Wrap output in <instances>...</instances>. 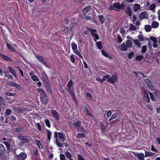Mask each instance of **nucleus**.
I'll list each match as a JSON object with an SVG mask.
<instances>
[{
  "mask_svg": "<svg viewBox=\"0 0 160 160\" xmlns=\"http://www.w3.org/2000/svg\"><path fill=\"white\" fill-rule=\"evenodd\" d=\"M2 142L5 145L8 151L13 152L15 153L16 155V158L17 160H25L27 158V155L25 152H21L19 154H17L16 151L18 149L17 148H15L13 149H12L11 147H13L15 144L14 142L13 141L12 139H9L7 140V141Z\"/></svg>",
  "mask_w": 160,
  "mask_h": 160,
  "instance_id": "1",
  "label": "nucleus"
},
{
  "mask_svg": "<svg viewBox=\"0 0 160 160\" xmlns=\"http://www.w3.org/2000/svg\"><path fill=\"white\" fill-rule=\"evenodd\" d=\"M125 6V5L123 2H122L121 4L119 2H115L113 3L112 5L110 6V9L118 12L120 10L124 9Z\"/></svg>",
  "mask_w": 160,
  "mask_h": 160,
  "instance_id": "2",
  "label": "nucleus"
},
{
  "mask_svg": "<svg viewBox=\"0 0 160 160\" xmlns=\"http://www.w3.org/2000/svg\"><path fill=\"white\" fill-rule=\"evenodd\" d=\"M40 93V100L42 104L46 105L48 103V97L46 96L44 91L42 89L38 88L37 89Z\"/></svg>",
  "mask_w": 160,
  "mask_h": 160,
  "instance_id": "3",
  "label": "nucleus"
},
{
  "mask_svg": "<svg viewBox=\"0 0 160 160\" xmlns=\"http://www.w3.org/2000/svg\"><path fill=\"white\" fill-rule=\"evenodd\" d=\"M87 29L91 33L92 37L94 42H96L97 40L99 39V35L97 33V31L96 29L89 27H87Z\"/></svg>",
  "mask_w": 160,
  "mask_h": 160,
  "instance_id": "4",
  "label": "nucleus"
},
{
  "mask_svg": "<svg viewBox=\"0 0 160 160\" xmlns=\"http://www.w3.org/2000/svg\"><path fill=\"white\" fill-rule=\"evenodd\" d=\"M82 122L80 121H78L73 124L75 128L76 129L78 132H84L86 131V130L84 128L81 126Z\"/></svg>",
  "mask_w": 160,
  "mask_h": 160,
  "instance_id": "5",
  "label": "nucleus"
},
{
  "mask_svg": "<svg viewBox=\"0 0 160 160\" xmlns=\"http://www.w3.org/2000/svg\"><path fill=\"white\" fill-rule=\"evenodd\" d=\"M18 138L20 140L22 143L23 144L24 143H27L30 142V140L28 138L30 137L28 136H24L21 135H20L18 136Z\"/></svg>",
  "mask_w": 160,
  "mask_h": 160,
  "instance_id": "6",
  "label": "nucleus"
},
{
  "mask_svg": "<svg viewBox=\"0 0 160 160\" xmlns=\"http://www.w3.org/2000/svg\"><path fill=\"white\" fill-rule=\"evenodd\" d=\"M44 85L48 92L50 94L52 93V90L51 86L48 80H47V81L44 82Z\"/></svg>",
  "mask_w": 160,
  "mask_h": 160,
  "instance_id": "7",
  "label": "nucleus"
},
{
  "mask_svg": "<svg viewBox=\"0 0 160 160\" xmlns=\"http://www.w3.org/2000/svg\"><path fill=\"white\" fill-rule=\"evenodd\" d=\"M112 77L110 78L108 80V82L111 84H113L115 82L118 81V78L116 75H113Z\"/></svg>",
  "mask_w": 160,
  "mask_h": 160,
  "instance_id": "8",
  "label": "nucleus"
},
{
  "mask_svg": "<svg viewBox=\"0 0 160 160\" xmlns=\"http://www.w3.org/2000/svg\"><path fill=\"white\" fill-rule=\"evenodd\" d=\"M0 57L5 61L7 62L12 61V60L10 57L8 56H6L5 55L3 54L1 52H0Z\"/></svg>",
  "mask_w": 160,
  "mask_h": 160,
  "instance_id": "9",
  "label": "nucleus"
},
{
  "mask_svg": "<svg viewBox=\"0 0 160 160\" xmlns=\"http://www.w3.org/2000/svg\"><path fill=\"white\" fill-rule=\"evenodd\" d=\"M51 114L57 120H58L59 119V116L58 113L55 110H52L51 111Z\"/></svg>",
  "mask_w": 160,
  "mask_h": 160,
  "instance_id": "10",
  "label": "nucleus"
},
{
  "mask_svg": "<svg viewBox=\"0 0 160 160\" xmlns=\"http://www.w3.org/2000/svg\"><path fill=\"white\" fill-rule=\"evenodd\" d=\"M91 9V6L90 5L84 8L82 10V12L83 14V16H85L88 12L90 11Z\"/></svg>",
  "mask_w": 160,
  "mask_h": 160,
  "instance_id": "11",
  "label": "nucleus"
},
{
  "mask_svg": "<svg viewBox=\"0 0 160 160\" xmlns=\"http://www.w3.org/2000/svg\"><path fill=\"white\" fill-rule=\"evenodd\" d=\"M6 152V148L2 144H0V157L3 155Z\"/></svg>",
  "mask_w": 160,
  "mask_h": 160,
  "instance_id": "12",
  "label": "nucleus"
},
{
  "mask_svg": "<svg viewBox=\"0 0 160 160\" xmlns=\"http://www.w3.org/2000/svg\"><path fill=\"white\" fill-rule=\"evenodd\" d=\"M85 111L86 112V114L88 116V118L90 119H92L93 118V116L90 113V111L86 107H84Z\"/></svg>",
  "mask_w": 160,
  "mask_h": 160,
  "instance_id": "13",
  "label": "nucleus"
},
{
  "mask_svg": "<svg viewBox=\"0 0 160 160\" xmlns=\"http://www.w3.org/2000/svg\"><path fill=\"white\" fill-rule=\"evenodd\" d=\"M125 12L130 17L132 16V11L129 6L125 9Z\"/></svg>",
  "mask_w": 160,
  "mask_h": 160,
  "instance_id": "14",
  "label": "nucleus"
},
{
  "mask_svg": "<svg viewBox=\"0 0 160 160\" xmlns=\"http://www.w3.org/2000/svg\"><path fill=\"white\" fill-rule=\"evenodd\" d=\"M140 9V5L137 3L134 4L133 5V10L134 12H137Z\"/></svg>",
  "mask_w": 160,
  "mask_h": 160,
  "instance_id": "15",
  "label": "nucleus"
},
{
  "mask_svg": "<svg viewBox=\"0 0 160 160\" xmlns=\"http://www.w3.org/2000/svg\"><path fill=\"white\" fill-rule=\"evenodd\" d=\"M13 110L18 113H21L23 112V109L20 107H14L13 108Z\"/></svg>",
  "mask_w": 160,
  "mask_h": 160,
  "instance_id": "16",
  "label": "nucleus"
},
{
  "mask_svg": "<svg viewBox=\"0 0 160 160\" xmlns=\"http://www.w3.org/2000/svg\"><path fill=\"white\" fill-rule=\"evenodd\" d=\"M120 49L122 51H127L128 47L126 44L125 45L124 42H123L121 45L120 47Z\"/></svg>",
  "mask_w": 160,
  "mask_h": 160,
  "instance_id": "17",
  "label": "nucleus"
},
{
  "mask_svg": "<svg viewBox=\"0 0 160 160\" xmlns=\"http://www.w3.org/2000/svg\"><path fill=\"white\" fill-rule=\"evenodd\" d=\"M129 38L132 40L134 43L135 45H137V47L138 48H140L141 46V43L139 42V41L138 39H133L131 38L129 36Z\"/></svg>",
  "mask_w": 160,
  "mask_h": 160,
  "instance_id": "18",
  "label": "nucleus"
},
{
  "mask_svg": "<svg viewBox=\"0 0 160 160\" xmlns=\"http://www.w3.org/2000/svg\"><path fill=\"white\" fill-rule=\"evenodd\" d=\"M139 18L140 19H143L147 18L146 12H141L139 15Z\"/></svg>",
  "mask_w": 160,
  "mask_h": 160,
  "instance_id": "19",
  "label": "nucleus"
},
{
  "mask_svg": "<svg viewBox=\"0 0 160 160\" xmlns=\"http://www.w3.org/2000/svg\"><path fill=\"white\" fill-rule=\"evenodd\" d=\"M135 156L138 157L139 160H145L144 158L145 156L143 153H140L138 154H137Z\"/></svg>",
  "mask_w": 160,
  "mask_h": 160,
  "instance_id": "20",
  "label": "nucleus"
},
{
  "mask_svg": "<svg viewBox=\"0 0 160 160\" xmlns=\"http://www.w3.org/2000/svg\"><path fill=\"white\" fill-rule=\"evenodd\" d=\"M7 68L8 69L10 72L12 74L15 78H16L17 76L15 70L11 67H8Z\"/></svg>",
  "mask_w": 160,
  "mask_h": 160,
  "instance_id": "21",
  "label": "nucleus"
},
{
  "mask_svg": "<svg viewBox=\"0 0 160 160\" xmlns=\"http://www.w3.org/2000/svg\"><path fill=\"white\" fill-rule=\"evenodd\" d=\"M58 135L61 141L64 142L65 141V135L62 132H59Z\"/></svg>",
  "mask_w": 160,
  "mask_h": 160,
  "instance_id": "22",
  "label": "nucleus"
},
{
  "mask_svg": "<svg viewBox=\"0 0 160 160\" xmlns=\"http://www.w3.org/2000/svg\"><path fill=\"white\" fill-rule=\"evenodd\" d=\"M78 25V23L77 22L71 23L70 24L69 31H71L73 28H75Z\"/></svg>",
  "mask_w": 160,
  "mask_h": 160,
  "instance_id": "23",
  "label": "nucleus"
},
{
  "mask_svg": "<svg viewBox=\"0 0 160 160\" xmlns=\"http://www.w3.org/2000/svg\"><path fill=\"white\" fill-rule=\"evenodd\" d=\"M68 92H69V94L71 96V97L73 99L74 101L75 102L76 101V99L75 98V94L74 93L73 90L72 89L70 90L69 89L68 90Z\"/></svg>",
  "mask_w": 160,
  "mask_h": 160,
  "instance_id": "24",
  "label": "nucleus"
},
{
  "mask_svg": "<svg viewBox=\"0 0 160 160\" xmlns=\"http://www.w3.org/2000/svg\"><path fill=\"white\" fill-rule=\"evenodd\" d=\"M35 141L36 145L40 149H42L43 148L42 146L40 140L37 139H35Z\"/></svg>",
  "mask_w": 160,
  "mask_h": 160,
  "instance_id": "25",
  "label": "nucleus"
},
{
  "mask_svg": "<svg viewBox=\"0 0 160 160\" xmlns=\"http://www.w3.org/2000/svg\"><path fill=\"white\" fill-rule=\"evenodd\" d=\"M145 157L152 156L155 154V153L152 152H148L147 151H145Z\"/></svg>",
  "mask_w": 160,
  "mask_h": 160,
  "instance_id": "26",
  "label": "nucleus"
},
{
  "mask_svg": "<svg viewBox=\"0 0 160 160\" xmlns=\"http://www.w3.org/2000/svg\"><path fill=\"white\" fill-rule=\"evenodd\" d=\"M154 95L156 98L160 99V91L158 89H156L154 92Z\"/></svg>",
  "mask_w": 160,
  "mask_h": 160,
  "instance_id": "27",
  "label": "nucleus"
},
{
  "mask_svg": "<svg viewBox=\"0 0 160 160\" xmlns=\"http://www.w3.org/2000/svg\"><path fill=\"white\" fill-rule=\"evenodd\" d=\"M42 76L44 82L47 81V80H48V77L44 72H42Z\"/></svg>",
  "mask_w": 160,
  "mask_h": 160,
  "instance_id": "28",
  "label": "nucleus"
},
{
  "mask_svg": "<svg viewBox=\"0 0 160 160\" xmlns=\"http://www.w3.org/2000/svg\"><path fill=\"white\" fill-rule=\"evenodd\" d=\"M102 53V55L108 58L109 59H112V57L110 55V56H108V53L106 52L103 50H101Z\"/></svg>",
  "mask_w": 160,
  "mask_h": 160,
  "instance_id": "29",
  "label": "nucleus"
},
{
  "mask_svg": "<svg viewBox=\"0 0 160 160\" xmlns=\"http://www.w3.org/2000/svg\"><path fill=\"white\" fill-rule=\"evenodd\" d=\"M100 127L101 128L102 132L104 133L106 132V127L104 123H102L100 125Z\"/></svg>",
  "mask_w": 160,
  "mask_h": 160,
  "instance_id": "30",
  "label": "nucleus"
},
{
  "mask_svg": "<svg viewBox=\"0 0 160 160\" xmlns=\"http://www.w3.org/2000/svg\"><path fill=\"white\" fill-rule=\"evenodd\" d=\"M145 82L146 83L148 87L149 88L151 87L152 85L150 81L148 78H145L144 79Z\"/></svg>",
  "mask_w": 160,
  "mask_h": 160,
  "instance_id": "31",
  "label": "nucleus"
},
{
  "mask_svg": "<svg viewBox=\"0 0 160 160\" xmlns=\"http://www.w3.org/2000/svg\"><path fill=\"white\" fill-rule=\"evenodd\" d=\"M159 26V23L156 21H153L152 24V27L153 28H157Z\"/></svg>",
  "mask_w": 160,
  "mask_h": 160,
  "instance_id": "32",
  "label": "nucleus"
},
{
  "mask_svg": "<svg viewBox=\"0 0 160 160\" xmlns=\"http://www.w3.org/2000/svg\"><path fill=\"white\" fill-rule=\"evenodd\" d=\"M36 57L37 59L41 63H42L44 61V58L41 56L39 55H37L36 56Z\"/></svg>",
  "mask_w": 160,
  "mask_h": 160,
  "instance_id": "33",
  "label": "nucleus"
},
{
  "mask_svg": "<svg viewBox=\"0 0 160 160\" xmlns=\"http://www.w3.org/2000/svg\"><path fill=\"white\" fill-rule=\"evenodd\" d=\"M77 138H80L82 137L85 138V135L84 132L82 133H78L76 135Z\"/></svg>",
  "mask_w": 160,
  "mask_h": 160,
  "instance_id": "34",
  "label": "nucleus"
},
{
  "mask_svg": "<svg viewBox=\"0 0 160 160\" xmlns=\"http://www.w3.org/2000/svg\"><path fill=\"white\" fill-rule=\"evenodd\" d=\"M98 17L99 19L102 24L105 22V18L104 17L103 15H98Z\"/></svg>",
  "mask_w": 160,
  "mask_h": 160,
  "instance_id": "35",
  "label": "nucleus"
},
{
  "mask_svg": "<svg viewBox=\"0 0 160 160\" xmlns=\"http://www.w3.org/2000/svg\"><path fill=\"white\" fill-rule=\"evenodd\" d=\"M143 58V56L141 55H139L137 56L135 58V60L137 61H141Z\"/></svg>",
  "mask_w": 160,
  "mask_h": 160,
  "instance_id": "36",
  "label": "nucleus"
},
{
  "mask_svg": "<svg viewBox=\"0 0 160 160\" xmlns=\"http://www.w3.org/2000/svg\"><path fill=\"white\" fill-rule=\"evenodd\" d=\"M145 29L146 32H149L151 31V28L150 25H146L145 26Z\"/></svg>",
  "mask_w": 160,
  "mask_h": 160,
  "instance_id": "37",
  "label": "nucleus"
},
{
  "mask_svg": "<svg viewBox=\"0 0 160 160\" xmlns=\"http://www.w3.org/2000/svg\"><path fill=\"white\" fill-rule=\"evenodd\" d=\"M86 97L88 99H92L93 97L92 95V94L89 92H86L85 93Z\"/></svg>",
  "mask_w": 160,
  "mask_h": 160,
  "instance_id": "38",
  "label": "nucleus"
},
{
  "mask_svg": "<svg viewBox=\"0 0 160 160\" xmlns=\"http://www.w3.org/2000/svg\"><path fill=\"white\" fill-rule=\"evenodd\" d=\"M7 48L10 50L12 51L13 52L15 51L14 49L8 43H7Z\"/></svg>",
  "mask_w": 160,
  "mask_h": 160,
  "instance_id": "39",
  "label": "nucleus"
},
{
  "mask_svg": "<svg viewBox=\"0 0 160 160\" xmlns=\"http://www.w3.org/2000/svg\"><path fill=\"white\" fill-rule=\"evenodd\" d=\"M126 45L128 48H131L132 46V43L130 40H128L126 42Z\"/></svg>",
  "mask_w": 160,
  "mask_h": 160,
  "instance_id": "40",
  "label": "nucleus"
},
{
  "mask_svg": "<svg viewBox=\"0 0 160 160\" xmlns=\"http://www.w3.org/2000/svg\"><path fill=\"white\" fill-rule=\"evenodd\" d=\"M71 47L73 51L77 49V45L73 42L71 43Z\"/></svg>",
  "mask_w": 160,
  "mask_h": 160,
  "instance_id": "41",
  "label": "nucleus"
},
{
  "mask_svg": "<svg viewBox=\"0 0 160 160\" xmlns=\"http://www.w3.org/2000/svg\"><path fill=\"white\" fill-rule=\"evenodd\" d=\"M118 114L117 113L113 114L109 119V121H110L116 118L118 116Z\"/></svg>",
  "mask_w": 160,
  "mask_h": 160,
  "instance_id": "42",
  "label": "nucleus"
},
{
  "mask_svg": "<svg viewBox=\"0 0 160 160\" xmlns=\"http://www.w3.org/2000/svg\"><path fill=\"white\" fill-rule=\"evenodd\" d=\"M117 42L118 43H120L122 41V39L121 38V35L119 34H118L117 35Z\"/></svg>",
  "mask_w": 160,
  "mask_h": 160,
  "instance_id": "43",
  "label": "nucleus"
},
{
  "mask_svg": "<svg viewBox=\"0 0 160 160\" xmlns=\"http://www.w3.org/2000/svg\"><path fill=\"white\" fill-rule=\"evenodd\" d=\"M47 131L48 139V141H49L51 139L52 133L49 130L47 129Z\"/></svg>",
  "mask_w": 160,
  "mask_h": 160,
  "instance_id": "44",
  "label": "nucleus"
},
{
  "mask_svg": "<svg viewBox=\"0 0 160 160\" xmlns=\"http://www.w3.org/2000/svg\"><path fill=\"white\" fill-rule=\"evenodd\" d=\"M147 46L145 45L143 46L141 48V52L143 53H145L147 51Z\"/></svg>",
  "mask_w": 160,
  "mask_h": 160,
  "instance_id": "45",
  "label": "nucleus"
},
{
  "mask_svg": "<svg viewBox=\"0 0 160 160\" xmlns=\"http://www.w3.org/2000/svg\"><path fill=\"white\" fill-rule=\"evenodd\" d=\"M156 7L155 4H152L149 7V9L152 11H155V8Z\"/></svg>",
  "mask_w": 160,
  "mask_h": 160,
  "instance_id": "46",
  "label": "nucleus"
},
{
  "mask_svg": "<svg viewBox=\"0 0 160 160\" xmlns=\"http://www.w3.org/2000/svg\"><path fill=\"white\" fill-rule=\"evenodd\" d=\"M45 122L46 125L49 128H50L51 124L49 120L48 119H45Z\"/></svg>",
  "mask_w": 160,
  "mask_h": 160,
  "instance_id": "47",
  "label": "nucleus"
},
{
  "mask_svg": "<svg viewBox=\"0 0 160 160\" xmlns=\"http://www.w3.org/2000/svg\"><path fill=\"white\" fill-rule=\"evenodd\" d=\"M12 111L10 109H7L6 110L5 114L8 116L9 115L12 113Z\"/></svg>",
  "mask_w": 160,
  "mask_h": 160,
  "instance_id": "48",
  "label": "nucleus"
},
{
  "mask_svg": "<svg viewBox=\"0 0 160 160\" xmlns=\"http://www.w3.org/2000/svg\"><path fill=\"white\" fill-rule=\"evenodd\" d=\"M70 61L72 63H74L75 62V59L74 58V55L73 54H72L70 55Z\"/></svg>",
  "mask_w": 160,
  "mask_h": 160,
  "instance_id": "49",
  "label": "nucleus"
},
{
  "mask_svg": "<svg viewBox=\"0 0 160 160\" xmlns=\"http://www.w3.org/2000/svg\"><path fill=\"white\" fill-rule=\"evenodd\" d=\"M5 95L6 96H14L15 95L14 93L9 92H5Z\"/></svg>",
  "mask_w": 160,
  "mask_h": 160,
  "instance_id": "50",
  "label": "nucleus"
},
{
  "mask_svg": "<svg viewBox=\"0 0 160 160\" xmlns=\"http://www.w3.org/2000/svg\"><path fill=\"white\" fill-rule=\"evenodd\" d=\"M97 46L98 48L100 50L102 48V45L101 44V42L98 41L96 42Z\"/></svg>",
  "mask_w": 160,
  "mask_h": 160,
  "instance_id": "51",
  "label": "nucleus"
},
{
  "mask_svg": "<svg viewBox=\"0 0 160 160\" xmlns=\"http://www.w3.org/2000/svg\"><path fill=\"white\" fill-rule=\"evenodd\" d=\"M66 29H65L64 30V32H65V34H70V32H71V31H69V28L68 29V27H66L65 28Z\"/></svg>",
  "mask_w": 160,
  "mask_h": 160,
  "instance_id": "52",
  "label": "nucleus"
},
{
  "mask_svg": "<svg viewBox=\"0 0 160 160\" xmlns=\"http://www.w3.org/2000/svg\"><path fill=\"white\" fill-rule=\"evenodd\" d=\"M32 79L34 81H38L39 79L38 77L35 75H33L32 77Z\"/></svg>",
  "mask_w": 160,
  "mask_h": 160,
  "instance_id": "53",
  "label": "nucleus"
},
{
  "mask_svg": "<svg viewBox=\"0 0 160 160\" xmlns=\"http://www.w3.org/2000/svg\"><path fill=\"white\" fill-rule=\"evenodd\" d=\"M151 150L152 151L154 152H156V153H158V150L156 148H154L153 145H152L151 146Z\"/></svg>",
  "mask_w": 160,
  "mask_h": 160,
  "instance_id": "54",
  "label": "nucleus"
},
{
  "mask_svg": "<svg viewBox=\"0 0 160 160\" xmlns=\"http://www.w3.org/2000/svg\"><path fill=\"white\" fill-rule=\"evenodd\" d=\"M148 93L150 96L151 100L153 101H154L155 100V98L152 93L149 92Z\"/></svg>",
  "mask_w": 160,
  "mask_h": 160,
  "instance_id": "55",
  "label": "nucleus"
},
{
  "mask_svg": "<svg viewBox=\"0 0 160 160\" xmlns=\"http://www.w3.org/2000/svg\"><path fill=\"white\" fill-rule=\"evenodd\" d=\"M134 55V53L133 52H129L128 54V58L129 59H131Z\"/></svg>",
  "mask_w": 160,
  "mask_h": 160,
  "instance_id": "56",
  "label": "nucleus"
},
{
  "mask_svg": "<svg viewBox=\"0 0 160 160\" xmlns=\"http://www.w3.org/2000/svg\"><path fill=\"white\" fill-rule=\"evenodd\" d=\"M21 128L18 127L14 128L13 129V131L15 132L20 133V132L21 131Z\"/></svg>",
  "mask_w": 160,
  "mask_h": 160,
  "instance_id": "57",
  "label": "nucleus"
},
{
  "mask_svg": "<svg viewBox=\"0 0 160 160\" xmlns=\"http://www.w3.org/2000/svg\"><path fill=\"white\" fill-rule=\"evenodd\" d=\"M150 38L152 41L154 43H157L158 41L157 38H156L152 36H151L150 37Z\"/></svg>",
  "mask_w": 160,
  "mask_h": 160,
  "instance_id": "58",
  "label": "nucleus"
},
{
  "mask_svg": "<svg viewBox=\"0 0 160 160\" xmlns=\"http://www.w3.org/2000/svg\"><path fill=\"white\" fill-rule=\"evenodd\" d=\"M73 84V82L72 80H70L68 83V87L69 88H70Z\"/></svg>",
  "mask_w": 160,
  "mask_h": 160,
  "instance_id": "59",
  "label": "nucleus"
},
{
  "mask_svg": "<svg viewBox=\"0 0 160 160\" xmlns=\"http://www.w3.org/2000/svg\"><path fill=\"white\" fill-rule=\"evenodd\" d=\"M16 83L13 82L12 81H9L8 82L7 84L8 85L12 87H14L15 85L16 84Z\"/></svg>",
  "mask_w": 160,
  "mask_h": 160,
  "instance_id": "60",
  "label": "nucleus"
},
{
  "mask_svg": "<svg viewBox=\"0 0 160 160\" xmlns=\"http://www.w3.org/2000/svg\"><path fill=\"white\" fill-rule=\"evenodd\" d=\"M56 143L57 145L59 147L61 148L62 146V144L60 143L58 140H56Z\"/></svg>",
  "mask_w": 160,
  "mask_h": 160,
  "instance_id": "61",
  "label": "nucleus"
},
{
  "mask_svg": "<svg viewBox=\"0 0 160 160\" xmlns=\"http://www.w3.org/2000/svg\"><path fill=\"white\" fill-rule=\"evenodd\" d=\"M136 29V28L134 25L132 24H130V27L129 28V30H131L132 31H135Z\"/></svg>",
  "mask_w": 160,
  "mask_h": 160,
  "instance_id": "62",
  "label": "nucleus"
},
{
  "mask_svg": "<svg viewBox=\"0 0 160 160\" xmlns=\"http://www.w3.org/2000/svg\"><path fill=\"white\" fill-rule=\"evenodd\" d=\"M138 38L139 40L141 42H143L144 40V39L142 37V36L140 35L138 36Z\"/></svg>",
  "mask_w": 160,
  "mask_h": 160,
  "instance_id": "63",
  "label": "nucleus"
},
{
  "mask_svg": "<svg viewBox=\"0 0 160 160\" xmlns=\"http://www.w3.org/2000/svg\"><path fill=\"white\" fill-rule=\"evenodd\" d=\"M60 160H65V155L63 154H60Z\"/></svg>",
  "mask_w": 160,
  "mask_h": 160,
  "instance_id": "64",
  "label": "nucleus"
}]
</instances>
